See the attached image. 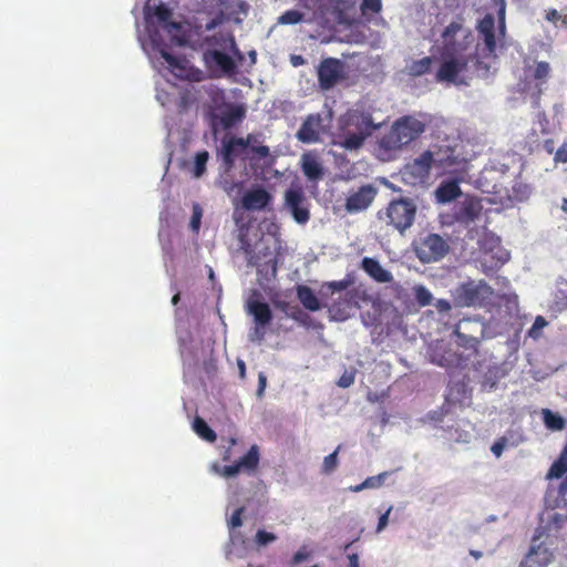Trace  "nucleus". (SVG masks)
<instances>
[{"mask_svg":"<svg viewBox=\"0 0 567 567\" xmlns=\"http://www.w3.org/2000/svg\"><path fill=\"white\" fill-rule=\"evenodd\" d=\"M474 34L465 27V19L458 16L442 31L436 53L440 66L435 79L437 82L457 83L458 76L468 70L470 63L476 60L472 51Z\"/></svg>","mask_w":567,"mask_h":567,"instance_id":"f257e3e1","label":"nucleus"},{"mask_svg":"<svg viewBox=\"0 0 567 567\" xmlns=\"http://www.w3.org/2000/svg\"><path fill=\"white\" fill-rule=\"evenodd\" d=\"M431 124V116L425 113L403 115L396 118L390 130L377 142L378 157L392 159L396 152L416 141Z\"/></svg>","mask_w":567,"mask_h":567,"instance_id":"f03ea898","label":"nucleus"},{"mask_svg":"<svg viewBox=\"0 0 567 567\" xmlns=\"http://www.w3.org/2000/svg\"><path fill=\"white\" fill-rule=\"evenodd\" d=\"M416 209V205L410 198L393 199L384 209L379 210L378 218L386 226L404 234L413 225Z\"/></svg>","mask_w":567,"mask_h":567,"instance_id":"7ed1b4c3","label":"nucleus"},{"mask_svg":"<svg viewBox=\"0 0 567 567\" xmlns=\"http://www.w3.org/2000/svg\"><path fill=\"white\" fill-rule=\"evenodd\" d=\"M435 168L441 174L465 178L470 172V161L451 145H433Z\"/></svg>","mask_w":567,"mask_h":567,"instance_id":"20e7f679","label":"nucleus"},{"mask_svg":"<svg viewBox=\"0 0 567 567\" xmlns=\"http://www.w3.org/2000/svg\"><path fill=\"white\" fill-rule=\"evenodd\" d=\"M412 250L422 264H432L443 259L449 250V243L437 234L420 235L412 241Z\"/></svg>","mask_w":567,"mask_h":567,"instance_id":"39448f33","label":"nucleus"},{"mask_svg":"<svg viewBox=\"0 0 567 567\" xmlns=\"http://www.w3.org/2000/svg\"><path fill=\"white\" fill-rule=\"evenodd\" d=\"M332 123V111L327 110L322 113H311L306 116L296 137L305 144L321 142L322 135L327 134Z\"/></svg>","mask_w":567,"mask_h":567,"instance_id":"423d86ee","label":"nucleus"},{"mask_svg":"<svg viewBox=\"0 0 567 567\" xmlns=\"http://www.w3.org/2000/svg\"><path fill=\"white\" fill-rule=\"evenodd\" d=\"M241 248L247 256L248 264L257 267L259 272L268 271L269 268L274 274L277 271V258L271 245L264 237L254 246L244 244Z\"/></svg>","mask_w":567,"mask_h":567,"instance_id":"0eeeda50","label":"nucleus"},{"mask_svg":"<svg viewBox=\"0 0 567 567\" xmlns=\"http://www.w3.org/2000/svg\"><path fill=\"white\" fill-rule=\"evenodd\" d=\"M477 32L480 41L476 45L474 52H476V56L478 55V51H481L482 58H493L496 52V37H495V19L492 14L487 13L477 23ZM478 64L481 63L478 59L475 60Z\"/></svg>","mask_w":567,"mask_h":567,"instance_id":"6e6552de","label":"nucleus"},{"mask_svg":"<svg viewBox=\"0 0 567 567\" xmlns=\"http://www.w3.org/2000/svg\"><path fill=\"white\" fill-rule=\"evenodd\" d=\"M491 293L492 289L487 284L468 281L456 289L455 300L464 307H481Z\"/></svg>","mask_w":567,"mask_h":567,"instance_id":"1a4fd4ad","label":"nucleus"},{"mask_svg":"<svg viewBox=\"0 0 567 567\" xmlns=\"http://www.w3.org/2000/svg\"><path fill=\"white\" fill-rule=\"evenodd\" d=\"M509 260V252L501 245L497 238L491 243L488 248H484L478 262L485 275H491L501 269Z\"/></svg>","mask_w":567,"mask_h":567,"instance_id":"9d476101","label":"nucleus"},{"mask_svg":"<svg viewBox=\"0 0 567 567\" xmlns=\"http://www.w3.org/2000/svg\"><path fill=\"white\" fill-rule=\"evenodd\" d=\"M543 532L534 535L528 553L520 563V567H547L554 559V553L545 540H540Z\"/></svg>","mask_w":567,"mask_h":567,"instance_id":"9b49d317","label":"nucleus"},{"mask_svg":"<svg viewBox=\"0 0 567 567\" xmlns=\"http://www.w3.org/2000/svg\"><path fill=\"white\" fill-rule=\"evenodd\" d=\"M317 76L320 89L330 90L344 78V65L339 59L326 58L318 65Z\"/></svg>","mask_w":567,"mask_h":567,"instance_id":"f8f14e48","label":"nucleus"},{"mask_svg":"<svg viewBox=\"0 0 567 567\" xmlns=\"http://www.w3.org/2000/svg\"><path fill=\"white\" fill-rule=\"evenodd\" d=\"M378 127L379 125L373 123L371 113L362 110H349L341 117V130L353 131L367 137Z\"/></svg>","mask_w":567,"mask_h":567,"instance_id":"ddd939ff","label":"nucleus"},{"mask_svg":"<svg viewBox=\"0 0 567 567\" xmlns=\"http://www.w3.org/2000/svg\"><path fill=\"white\" fill-rule=\"evenodd\" d=\"M247 312L254 317L255 328L250 334L252 341H261L265 338V328L272 320V312L267 302L250 300L247 303Z\"/></svg>","mask_w":567,"mask_h":567,"instance_id":"4468645a","label":"nucleus"},{"mask_svg":"<svg viewBox=\"0 0 567 567\" xmlns=\"http://www.w3.org/2000/svg\"><path fill=\"white\" fill-rule=\"evenodd\" d=\"M378 194V188L372 184H365L348 194L344 208L349 214H357L368 209Z\"/></svg>","mask_w":567,"mask_h":567,"instance_id":"2eb2a0df","label":"nucleus"},{"mask_svg":"<svg viewBox=\"0 0 567 567\" xmlns=\"http://www.w3.org/2000/svg\"><path fill=\"white\" fill-rule=\"evenodd\" d=\"M285 206L290 210L298 224H306L310 219L307 199L300 188H289L286 192Z\"/></svg>","mask_w":567,"mask_h":567,"instance_id":"dca6fc26","label":"nucleus"},{"mask_svg":"<svg viewBox=\"0 0 567 567\" xmlns=\"http://www.w3.org/2000/svg\"><path fill=\"white\" fill-rule=\"evenodd\" d=\"M359 293L355 289L347 290L339 299L329 307L330 318L334 321H344L350 318L351 312L359 308Z\"/></svg>","mask_w":567,"mask_h":567,"instance_id":"f3484780","label":"nucleus"},{"mask_svg":"<svg viewBox=\"0 0 567 567\" xmlns=\"http://www.w3.org/2000/svg\"><path fill=\"white\" fill-rule=\"evenodd\" d=\"M259 460V449L257 445H252L235 464L224 466L220 474L224 477H234L241 471L254 472L258 467Z\"/></svg>","mask_w":567,"mask_h":567,"instance_id":"a211bd4d","label":"nucleus"},{"mask_svg":"<svg viewBox=\"0 0 567 567\" xmlns=\"http://www.w3.org/2000/svg\"><path fill=\"white\" fill-rule=\"evenodd\" d=\"M223 166L226 173H229L235 165V161L244 155L247 156L246 144L243 137H230L223 141Z\"/></svg>","mask_w":567,"mask_h":567,"instance_id":"6ab92c4d","label":"nucleus"},{"mask_svg":"<svg viewBox=\"0 0 567 567\" xmlns=\"http://www.w3.org/2000/svg\"><path fill=\"white\" fill-rule=\"evenodd\" d=\"M434 161L433 148H430L414 158L413 162L408 165V168L414 177L425 179L430 176L432 167H435Z\"/></svg>","mask_w":567,"mask_h":567,"instance_id":"aec40b11","label":"nucleus"},{"mask_svg":"<svg viewBox=\"0 0 567 567\" xmlns=\"http://www.w3.org/2000/svg\"><path fill=\"white\" fill-rule=\"evenodd\" d=\"M271 202V195L262 187L248 190L241 198L243 207L247 210H262Z\"/></svg>","mask_w":567,"mask_h":567,"instance_id":"412c9836","label":"nucleus"},{"mask_svg":"<svg viewBox=\"0 0 567 567\" xmlns=\"http://www.w3.org/2000/svg\"><path fill=\"white\" fill-rule=\"evenodd\" d=\"M464 179L453 176V179L442 182L435 190L437 202L445 204L460 197L462 195L460 183Z\"/></svg>","mask_w":567,"mask_h":567,"instance_id":"4be33fe9","label":"nucleus"},{"mask_svg":"<svg viewBox=\"0 0 567 567\" xmlns=\"http://www.w3.org/2000/svg\"><path fill=\"white\" fill-rule=\"evenodd\" d=\"M361 268L379 284H389L393 280V275L374 258L364 257L361 261Z\"/></svg>","mask_w":567,"mask_h":567,"instance_id":"5701e85b","label":"nucleus"},{"mask_svg":"<svg viewBox=\"0 0 567 567\" xmlns=\"http://www.w3.org/2000/svg\"><path fill=\"white\" fill-rule=\"evenodd\" d=\"M301 168L303 174L311 181H318L323 176L322 165L316 155L306 153L301 157Z\"/></svg>","mask_w":567,"mask_h":567,"instance_id":"b1692460","label":"nucleus"},{"mask_svg":"<svg viewBox=\"0 0 567 567\" xmlns=\"http://www.w3.org/2000/svg\"><path fill=\"white\" fill-rule=\"evenodd\" d=\"M342 135L339 137V141L336 142V144L347 151H357L361 148L364 141L367 140V136L353 131L342 130Z\"/></svg>","mask_w":567,"mask_h":567,"instance_id":"393cba45","label":"nucleus"},{"mask_svg":"<svg viewBox=\"0 0 567 567\" xmlns=\"http://www.w3.org/2000/svg\"><path fill=\"white\" fill-rule=\"evenodd\" d=\"M297 298L309 311H318L321 308L320 301L313 290L305 285L297 286Z\"/></svg>","mask_w":567,"mask_h":567,"instance_id":"a878e982","label":"nucleus"},{"mask_svg":"<svg viewBox=\"0 0 567 567\" xmlns=\"http://www.w3.org/2000/svg\"><path fill=\"white\" fill-rule=\"evenodd\" d=\"M279 307L295 321L299 322L301 326L306 328H316L313 319L305 311H302L299 307L290 308L287 302H281ZM318 327L322 328V324H318Z\"/></svg>","mask_w":567,"mask_h":567,"instance_id":"bb28decb","label":"nucleus"},{"mask_svg":"<svg viewBox=\"0 0 567 567\" xmlns=\"http://www.w3.org/2000/svg\"><path fill=\"white\" fill-rule=\"evenodd\" d=\"M567 523V517L565 515L558 514V513H551L548 515V520L545 527H539L536 530V534L538 532H543V534L546 532V537L549 536L557 537L559 532L564 528V526Z\"/></svg>","mask_w":567,"mask_h":567,"instance_id":"cd10ccee","label":"nucleus"},{"mask_svg":"<svg viewBox=\"0 0 567 567\" xmlns=\"http://www.w3.org/2000/svg\"><path fill=\"white\" fill-rule=\"evenodd\" d=\"M474 323L471 319H463L461 320L454 328V334L457 337V343L461 347H464L466 349H475L478 340L477 337L472 334H466L462 331L463 328H466V326H470Z\"/></svg>","mask_w":567,"mask_h":567,"instance_id":"c85d7f7f","label":"nucleus"},{"mask_svg":"<svg viewBox=\"0 0 567 567\" xmlns=\"http://www.w3.org/2000/svg\"><path fill=\"white\" fill-rule=\"evenodd\" d=\"M207 55L225 73H227V74H234L235 73V71H236V63H235L234 59L230 55H228V54H226V53H224V52H221L219 50L209 51Z\"/></svg>","mask_w":567,"mask_h":567,"instance_id":"c756f323","label":"nucleus"},{"mask_svg":"<svg viewBox=\"0 0 567 567\" xmlns=\"http://www.w3.org/2000/svg\"><path fill=\"white\" fill-rule=\"evenodd\" d=\"M244 116L245 110L241 105L230 104L221 112L220 122L225 128H229L241 121Z\"/></svg>","mask_w":567,"mask_h":567,"instance_id":"7c9ffc66","label":"nucleus"},{"mask_svg":"<svg viewBox=\"0 0 567 567\" xmlns=\"http://www.w3.org/2000/svg\"><path fill=\"white\" fill-rule=\"evenodd\" d=\"M172 14V10L163 3L155 6L154 8H152L148 3L145 6L146 19L148 20L152 16H154L157 18L158 22L163 24V27L171 22Z\"/></svg>","mask_w":567,"mask_h":567,"instance_id":"2f4dec72","label":"nucleus"},{"mask_svg":"<svg viewBox=\"0 0 567 567\" xmlns=\"http://www.w3.org/2000/svg\"><path fill=\"white\" fill-rule=\"evenodd\" d=\"M193 430L200 439L209 443H214L217 440L215 431L199 416L194 419Z\"/></svg>","mask_w":567,"mask_h":567,"instance_id":"473e14b6","label":"nucleus"},{"mask_svg":"<svg viewBox=\"0 0 567 567\" xmlns=\"http://www.w3.org/2000/svg\"><path fill=\"white\" fill-rule=\"evenodd\" d=\"M542 414L544 424L548 430L561 431L565 429L566 421L560 414L555 413L549 409H544Z\"/></svg>","mask_w":567,"mask_h":567,"instance_id":"72a5a7b5","label":"nucleus"},{"mask_svg":"<svg viewBox=\"0 0 567 567\" xmlns=\"http://www.w3.org/2000/svg\"><path fill=\"white\" fill-rule=\"evenodd\" d=\"M164 29L168 33L171 41L174 44L183 45L186 43V37L183 32V27L179 22L171 21L166 25H164Z\"/></svg>","mask_w":567,"mask_h":567,"instance_id":"f704fd0d","label":"nucleus"},{"mask_svg":"<svg viewBox=\"0 0 567 567\" xmlns=\"http://www.w3.org/2000/svg\"><path fill=\"white\" fill-rule=\"evenodd\" d=\"M433 62V56H424L420 60L413 61L410 65V73L414 76L426 74L431 71Z\"/></svg>","mask_w":567,"mask_h":567,"instance_id":"c9c22d12","label":"nucleus"},{"mask_svg":"<svg viewBox=\"0 0 567 567\" xmlns=\"http://www.w3.org/2000/svg\"><path fill=\"white\" fill-rule=\"evenodd\" d=\"M209 159L207 151L197 152L194 158L193 176L196 178L202 177L206 172V165Z\"/></svg>","mask_w":567,"mask_h":567,"instance_id":"e433bc0d","label":"nucleus"},{"mask_svg":"<svg viewBox=\"0 0 567 567\" xmlns=\"http://www.w3.org/2000/svg\"><path fill=\"white\" fill-rule=\"evenodd\" d=\"M413 291H414V298H415L416 302L419 303V306L425 307V306L431 305L433 297H432V293L430 292V290L425 286L416 285V286H414Z\"/></svg>","mask_w":567,"mask_h":567,"instance_id":"4c0bfd02","label":"nucleus"},{"mask_svg":"<svg viewBox=\"0 0 567 567\" xmlns=\"http://www.w3.org/2000/svg\"><path fill=\"white\" fill-rule=\"evenodd\" d=\"M303 13L298 10H287L279 18L278 23L280 24H296L301 22Z\"/></svg>","mask_w":567,"mask_h":567,"instance_id":"58836bf2","label":"nucleus"},{"mask_svg":"<svg viewBox=\"0 0 567 567\" xmlns=\"http://www.w3.org/2000/svg\"><path fill=\"white\" fill-rule=\"evenodd\" d=\"M548 324V321L543 316H537L534 320L533 326L527 331V336L534 340H537L542 336V330Z\"/></svg>","mask_w":567,"mask_h":567,"instance_id":"ea45409f","label":"nucleus"},{"mask_svg":"<svg viewBox=\"0 0 567 567\" xmlns=\"http://www.w3.org/2000/svg\"><path fill=\"white\" fill-rule=\"evenodd\" d=\"M339 449H340V446H338L334 452L330 453L329 455H327L323 458V463H322V467H321L322 473L330 474L337 468L338 463H339V461H338Z\"/></svg>","mask_w":567,"mask_h":567,"instance_id":"a19ab883","label":"nucleus"},{"mask_svg":"<svg viewBox=\"0 0 567 567\" xmlns=\"http://www.w3.org/2000/svg\"><path fill=\"white\" fill-rule=\"evenodd\" d=\"M270 155L269 147L266 145L250 146L247 151V156L250 159H264Z\"/></svg>","mask_w":567,"mask_h":567,"instance_id":"79ce46f5","label":"nucleus"},{"mask_svg":"<svg viewBox=\"0 0 567 567\" xmlns=\"http://www.w3.org/2000/svg\"><path fill=\"white\" fill-rule=\"evenodd\" d=\"M352 284L353 279L350 276H347L342 280L327 282L326 287L333 293L344 290L347 291Z\"/></svg>","mask_w":567,"mask_h":567,"instance_id":"37998d69","label":"nucleus"},{"mask_svg":"<svg viewBox=\"0 0 567 567\" xmlns=\"http://www.w3.org/2000/svg\"><path fill=\"white\" fill-rule=\"evenodd\" d=\"M388 475V472H382L379 475L369 476L363 481V486H365L367 488H378L383 485Z\"/></svg>","mask_w":567,"mask_h":567,"instance_id":"c03bdc74","label":"nucleus"},{"mask_svg":"<svg viewBox=\"0 0 567 567\" xmlns=\"http://www.w3.org/2000/svg\"><path fill=\"white\" fill-rule=\"evenodd\" d=\"M277 539V536L270 532L258 529L255 536V542L258 546H266Z\"/></svg>","mask_w":567,"mask_h":567,"instance_id":"a18cd8bd","label":"nucleus"},{"mask_svg":"<svg viewBox=\"0 0 567 567\" xmlns=\"http://www.w3.org/2000/svg\"><path fill=\"white\" fill-rule=\"evenodd\" d=\"M381 9H382L381 0H362V3H361L362 14H367L368 12L379 13L381 11Z\"/></svg>","mask_w":567,"mask_h":567,"instance_id":"49530a36","label":"nucleus"},{"mask_svg":"<svg viewBox=\"0 0 567 567\" xmlns=\"http://www.w3.org/2000/svg\"><path fill=\"white\" fill-rule=\"evenodd\" d=\"M202 217H203L202 207L198 204H194L193 205V214H192V218H190V223H189L192 230H194L196 233L198 231V229L200 227Z\"/></svg>","mask_w":567,"mask_h":567,"instance_id":"de8ad7c7","label":"nucleus"},{"mask_svg":"<svg viewBox=\"0 0 567 567\" xmlns=\"http://www.w3.org/2000/svg\"><path fill=\"white\" fill-rule=\"evenodd\" d=\"M550 66L548 62L542 61L536 64L534 78L536 80H546L549 76Z\"/></svg>","mask_w":567,"mask_h":567,"instance_id":"09e8293b","label":"nucleus"},{"mask_svg":"<svg viewBox=\"0 0 567 567\" xmlns=\"http://www.w3.org/2000/svg\"><path fill=\"white\" fill-rule=\"evenodd\" d=\"M507 442H508V441H507V439H506L505 436H502V437L497 439V440L493 443V445H492V447H491L492 453H493L496 457H499V456L503 454V452H504V450H505V447H506V445H507Z\"/></svg>","mask_w":567,"mask_h":567,"instance_id":"8fccbe9b","label":"nucleus"},{"mask_svg":"<svg viewBox=\"0 0 567 567\" xmlns=\"http://www.w3.org/2000/svg\"><path fill=\"white\" fill-rule=\"evenodd\" d=\"M158 51H159L161 56L167 62V64L171 68L179 66L178 59L176 56H174L173 54H171L164 45L162 48H158Z\"/></svg>","mask_w":567,"mask_h":567,"instance_id":"3c124183","label":"nucleus"},{"mask_svg":"<svg viewBox=\"0 0 567 567\" xmlns=\"http://www.w3.org/2000/svg\"><path fill=\"white\" fill-rule=\"evenodd\" d=\"M453 355L450 354L449 357H445V355H441V358H436V353H434L433 355V362H435L436 364L441 365V367H451L453 364H458L460 363V359H453L452 358Z\"/></svg>","mask_w":567,"mask_h":567,"instance_id":"603ef678","label":"nucleus"},{"mask_svg":"<svg viewBox=\"0 0 567 567\" xmlns=\"http://www.w3.org/2000/svg\"><path fill=\"white\" fill-rule=\"evenodd\" d=\"M354 378H355V373L354 372H344L340 379L338 380L337 384L340 386V388H349L350 385H352L354 383Z\"/></svg>","mask_w":567,"mask_h":567,"instance_id":"864d4df0","label":"nucleus"},{"mask_svg":"<svg viewBox=\"0 0 567 567\" xmlns=\"http://www.w3.org/2000/svg\"><path fill=\"white\" fill-rule=\"evenodd\" d=\"M244 508L239 507L237 508L230 516V519L228 522V525L231 529L240 527L243 525L241 515H243Z\"/></svg>","mask_w":567,"mask_h":567,"instance_id":"5fc2aeb1","label":"nucleus"},{"mask_svg":"<svg viewBox=\"0 0 567 567\" xmlns=\"http://www.w3.org/2000/svg\"><path fill=\"white\" fill-rule=\"evenodd\" d=\"M223 41L226 43L225 48H228L239 60L243 59L241 52L238 50L235 39L233 35H228L223 38Z\"/></svg>","mask_w":567,"mask_h":567,"instance_id":"6e6d98bb","label":"nucleus"},{"mask_svg":"<svg viewBox=\"0 0 567 567\" xmlns=\"http://www.w3.org/2000/svg\"><path fill=\"white\" fill-rule=\"evenodd\" d=\"M557 163H567V143H564L554 154Z\"/></svg>","mask_w":567,"mask_h":567,"instance_id":"4d7b16f0","label":"nucleus"},{"mask_svg":"<svg viewBox=\"0 0 567 567\" xmlns=\"http://www.w3.org/2000/svg\"><path fill=\"white\" fill-rule=\"evenodd\" d=\"M192 103V99L188 92L183 93L179 96L178 101V109L181 112H184L188 109L189 104Z\"/></svg>","mask_w":567,"mask_h":567,"instance_id":"13d9d810","label":"nucleus"},{"mask_svg":"<svg viewBox=\"0 0 567 567\" xmlns=\"http://www.w3.org/2000/svg\"><path fill=\"white\" fill-rule=\"evenodd\" d=\"M392 511V507L390 506L385 513H383L380 517H379V522H378V526H377V532H381L389 523V515Z\"/></svg>","mask_w":567,"mask_h":567,"instance_id":"bf43d9fd","label":"nucleus"},{"mask_svg":"<svg viewBox=\"0 0 567 567\" xmlns=\"http://www.w3.org/2000/svg\"><path fill=\"white\" fill-rule=\"evenodd\" d=\"M218 185L227 193L233 192L236 187V184L227 178H220Z\"/></svg>","mask_w":567,"mask_h":567,"instance_id":"052dcab7","label":"nucleus"},{"mask_svg":"<svg viewBox=\"0 0 567 567\" xmlns=\"http://www.w3.org/2000/svg\"><path fill=\"white\" fill-rule=\"evenodd\" d=\"M542 147L548 155L555 154V141L553 138L545 140Z\"/></svg>","mask_w":567,"mask_h":567,"instance_id":"680f3d73","label":"nucleus"},{"mask_svg":"<svg viewBox=\"0 0 567 567\" xmlns=\"http://www.w3.org/2000/svg\"><path fill=\"white\" fill-rule=\"evenodd\" d=\"M464 213L470 219H474L477 217L478 212L476 210L475 206L473 204H468L464 207Z\"/></svg>","mask_w":567,"mask_h":567,"instance_id":"e2e57ef3","label":"nucleus"},{"mask_svg":"<svg viewBox=\"0 0 567 567\" xmlns=\"http://www.w3.org/2000/svg\"><path fill=\"white\" fill-rule=\"evenodd\" d=\"M266 384H267L266 375L264 373H259V375H258V390H257V394L259 396L264 393Z\"/></svg>","mask_w":567,"mask_h":567,"instance_id":"0e129e2a","label":"nucleus"},{"mask_svg":"<svg viewBox=\"0 0 567 567\" xmlns=\"http://www.w3.org/2000/svg\"><path fill=\"white\" fill-rule=\"evenodd\" d=\"M309 557V554L307 551H303V550H299L297 551L293 557H292V563L293 564H300L302 563L303 560H306L307 558Z\"/></svg>","mask_w":567,"mask_h":567,"instance_id":"69168bd1","label":"nucleus"},{"mask_svg":"<svg viewBox=\"0 0 567 567\" xmlns=\"http://www.w3.org/2000/svg\"><path fill=\"white\" fill-rule=\"evenodd\" d=\"M556 303L560 310H567V293L561 292V296L557 297Z\"/></svg>","mask_w":567,"mask_h":567,"instance_id":"338daca9","label":"nucleus"},{"mask_svg":"<svg viewBox=\"0 0 567 567\" xmlns=\"http://www.w3.org/2000/svg\"><path fill=\"white\" fill-rule=\"evenodd\" d=\"M546 19L550 22H556L560 19V14L556 9H551L547 12Z\"/></svg>","mask_w":567,"mask_h":567,"instance_id":"774afa93","label":"nucleus"}]
</instances>
